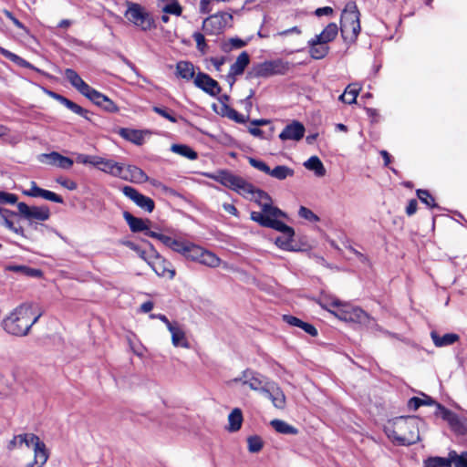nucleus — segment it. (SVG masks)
I'll use <instances>...</instances> for the list:
<instances>
[{"label":"nucleus","mask_w":467,"mask_h":467,"mask_svg":"<svg viewBox=\"0 0 467 467\" xmlns=\"http://www.w3.org/2000/svg\"><path fill=\"white\" fill-rule=\"evenodd\" d=\"M41 315V313L34 312L32 303L25 302L3 319L2 326L4 330L10 335L25 337L38 321Z\"/></svg>","instance_id":"1"},{"label":"nucleus","mask_w":467,"mask_h":467,"mask_svg":"<svg viewBox=\"0 0 467 467\" xmlns=\"http://www.w3.org/2000/svg\"><path fill=\"white\" fill-rule=\"evenodd\" d=\"M385 433L398 445L415 444L420 440L419 420L417 417L395 418L385 426Z\"/></svg>","instance_id":"2"},{"label":"nucleus","mask_w":467,"mask_h":467,"mask_svg":"<svg viewBox=\"0 0 467 467\" xmlns=\"http://www.w3.org/2000/svg\"><path fill=\"white\" fill-rule=\"evenodd\" d=\"M250 218L262 227L271 228L283 234L275 239V244L285 251H296L293 245L295 231L292 227L278 220V218H268L261 215L259 213L251 212Z\"/></svg>","instance_id":"3"},{"label":"nucleus","mask_w":467,"mask_h":467,"mask_svg":"<svg viewBox=\"0 0 467 467\" xmlns=\"http://www.w3.org/2000/svg\"><path fill=\"white\" fill-rule=\"evenodd\" d=\"M360 13L357 5L348 3L341 14L340 31L343 39L348 43H354L360 32Z\"/></svg>","instance_id":"4"},{"label":"nucleus","mask_w":467,"mask_h":467,"mask_svg":"<svg viewBox=\"0 0 467 467\" xmlns=\"http://www.w3.org/2000/svg\"><path fill=\"white\" fill-rule=\"evenodd\" d=\"M289 69V62L281 58L265 60L261 63L254 64L247 73V78H266L275 75H285Z\"/></svg>","instance_id":"5"},{"label":"nucleus","mask_w":467,"mask_h":467,"mask_svg":"<svg viewBox=\"0 0 467 467\" xmlns=\"http://www.w3.org/2000/svg\"><path fill=\"white\" fill-rule=\"evenodd\" d=\"M19 445L25 443L27 447L34 445V461L26 467H43L48 460L49 452L44 441L33 433L19 434Z\"/></svg>","instance_id":"6"},{"label":"nucleus","mask_w":467,"mask_h":467,"mask_svg":"<svg viewBox=\"0 0 467 467\" xmlns=\"http://www.w3.org/2000/svg\"><path fill=\"white\" fill-rule=\"evenodd\" d=\"M125 17L142 31H149L155 27L152 16L139 4L129 2Z\"/></svg>","instance_id":"7"},{"label":"nucleus","mask_w":467,"mask_h":467,"mask_svg":"<svg viewBox=\"0 0 467 467\" xmlns=\"http://www.w3.org/2000/svg\"><path fill=\"white\" fill-rule=\"evenodd\" d=\"M248 194H251V200L255 202L262 209V212H258L261 215L268 218H285L286 214L285 212L280 210L276 206H273L272 204V198L270 195L265 192L263 190L255 189L254 187V190L251 192H248Z\"/></svg>","instance_id":"8"},{"label":"nucleus","mask_w":467,"mask_h":467,"mask_svg":"<svg viewBox=\"0 0 467 467\" xmlns=\"http://www.w3.org/2000/svg\"><path fill=\"white\" fill-rule=\"evenodd\" d=\"M218 182L223 186L235 191L239 194L247 197V193L254 190V185L240 176L229 171H222L218 176Z\"/></svg>","instance_id":"9"},{"label":"nucleus","mask_w":467,"mask_h":467,"mask_svg":"<svg viewBox=\"0 0 467 467\" xmlns=\"http://www.w3.org/2000/svg\"><path fill=\"white\" fill-rule=\"evenodd\" d=\"M232 19V15L225 12L212 15L204 19L202 29L208 35H219Z\"/></svg>","instance_id":"10"},{"label":"nucleus","mask_w":467,"mask_h":467,"mask_svg":"<svg viewBox=\"0 0 467 467\" xmlns=\"http://www.w3.org/2000/svg\"><path fill=\"white\" fill-rule=\"evenodd\" d=\"M234 381H242L244 385H248L251 389L262 394H264V389H267L266 386H270L272 383L260 373L251 369L244 370L240 378L234 379Z\"/></svg>","instance_id":"11"},{"label":"nucleus","mask_w":467,"mask_h":467,"mask_svg":"<svg viewBox=\"0 0 467 467\" xmlns=\"http://www.w3.org/2000/svg\"><path fill=\"white\" fill-rule=\"evenodd\" d=\"M17 209L19 212V214L30 221H40L44 222L49 219L50 217V211L49 208L46 205L43 206H28L25 202H18L17 203Z\"/></svg>","instance_id":"12"},{"label":"nucleus","mask_w":467,"mask_h":467,"mask_svg":"<svg viewBox=\"0 0 467 467\" xmlns=\"http://www.w3.org/2000/svg\"><path fill=\"white\" fill-rule=\"evenodd\" d=\"M123 194L130 199L137 206L147 213H152L155 208L154 201L139 192L135 188L126 185L121 189Z\"/></svg>","instance_id":"13"},{"label":"nucleus","mask_w":467,"mask_h":467,"mask_svg":"<svg viewBox=\"0 0 467 467\" xmlns=\"http://www.w3.org/2000/svg\"><path fill=\"white\" fill-rule=\"evenodd\" d=\"M193 82L197 88L213 97L217 96L222 90L219 83L203 72H199Z\"/></svg>","instance_id":"14"},{"label":"nucleus","mask_w":467,"mask_h":467,"mask_svg":"<svg viewBox=\"0 0 467 467\" xmlns=\"http://www.w3.org/2000/svg\"><path fill=\"white\" fill-rule=\"evenodd\" d=\"M267 389H264V395L271 400L274 407L279 410H283L285 407V395L280 387L274 381L270 386H266Z\"/></svg>","instance_id":"15"},{"label":"nucleus","mask_w":467,"mask_h":467,"mask_svg":"<svg viewBox=\"0 0 467 467\" xmlns=\"http://www.w3.org/2000/svg\"><path fill=\"white\" fill-rule=\"evenodd\" d=\"M305 130L304 125L295 120L285 127L279 134V139L281 140H300L305 135Z\"/></svg>","instance_id":"16"},{"label":"nucleus","mask_w":467,"mask_h":467,"mask_svg":"<svg viewBox=\"0 0 467 467\" xmlns=\"http://www.w3.org/2000/svg\"><path fill=\"white\" fill-rule=\"evenodd\" d=\"M95 105L102 108L108 112H117L119 110L118 106L106 95L93 88L87 97Z\"/></svg>","instance_id":"17"},{"label":"nucleus","mask_w":467,"mask_h":467,"mask_svg":"<svg viewBox=\"0 0 467 467\" xmlns=\"http://www.w3.org/2000/svg\"><path fill=\"white\" fill-rule=\"evenodd\" d=\"M65 77L69 83L83 96L86 98L91 92L93 88L88 85L79 75L72 68H67L65 70Z\"/></svg>","instance_id":"18"},{"label":"nucleus","mask_w":467,"mask_h":467,"mask_svg":"<svg viewBox=\"0 0 467 467\" xmlns=\"http://www.w3.org/2000/svg\"><path fill=\"white\" fill-rule=\"evenodd\" d=\"M123 218L125 219L132 233L143 232L144 234L147 235L148 232H151L149 227L150 221L148 219L143 220L141 218L135 217L127 211L123 213Z\"/></svg>","instance_id":"19"},{"label":"nucleus","mask_w":467,"mask_h":467,"mask_svg":"<svg viewBox=\"0 0 467 467\" xmlns=\"http://www.w3.org/2000/svg\"><path fill=\"white\" fill-rule=\"evenodd\" d=\"M250 63V57L246 51H243L236 58V61L230 67L227 78H232L231 86L235 81V77L244 72L245 67Z\"/></svg>","instance_id":"20"},{"label":"nucleus","mask_w":467,"mask_h":467,"mask_svg":"<svg viewBox=\"0 0 467 467\" xmlns=\"http://www.w3.org/2000/svg\"><path fill=\"white\" fill-rule=\"evenodd\" d=\"M150 265L159 276L168 277L170 279L175 276V270L171 267V263L160 255H156L155 259L150 263Z\"/></svg>","instance_id":"21"},{"label":"nucleus","mask_w":467,"mask_h":467,"mask_svg":"<svg viewBox=\"0 0 467 467\" xmlns=\"http://www.w3.org/2000/svg\"><path fill=\"white\" fill-rule=\"evenodd\" d=\"M122 180L131 182L133 183H144L149 181L148 175L139 167L129 165L126 169L123 167Z\"/></svg>","instance_id":"22"},{"label":"nucleus","mask_w":467,"mask_h":467,"mask_svg":"<svg viewBox=\"0 0 467 467\" xmlns=\"http://www.w3.org/2000/svg\"><path fill=\"white\" fill-rule=\"evenodd\" d=\"M168 330L171 334V342L174 347L189 348L185 333L179 325L176 323L169 324Z\"/></svg>","instance_id":"23"},{"label":"nucleus","mask_w":467,"mask_h":467,"mask_svg":"<svg viewBox=\"0 0 467 467\" xmlns=\"http://www.w3.org/2000/svg\"><path fill=\"white\" fill-rule=\"evenodd\" d=\"M283 319L290 326L302 328L306 333L312 337H316L317 335V330L313 325L304 322L294 316L284 315Z\"/></svg>","instance_id":"24"},{"label":"nucleus","mask_w":467,"mask_h":467,"mask_svg":"<svg viewBox=\"0 0 467 467\" xmlns=\"http://www.w3.org/2000/svg\"><path fill=\"white\" fill-rule=\"evenodd\" d=\"M338 33V27L336 23H329L324 30L315 36L316 43L327 44L333 41Z\"/></svg>","instance_id":"25"},{"label":"nucleus","mask_w":467,"mask_h":467,"mask_svg":"<svg viewBox=\"0 0 467 467\" xmlns=\"http://www.w3.org/2000/svg\"><path fill=\"white\" fill-rule=\"evenodd\" d=\"M431 337L434 345L438 348L452 345L459 340V336L454 333L440 336L436 331H432Z\"/></svg>","instance_id":"26"},{"label":"nucleus","mask_w":467,"mask_h":467,"mask_svg":"<svg viewBox=\"0 0 467 467\" xmlns=\"http://www.w3.org/2000/svg\"><path fill=\"white\" fill-rule=\"evenodd\" d=\"M119 134L123 139L136 145H141L144 142V132L141 130L122 128L120 129Z\"/></svg>","instance_id":"27"},{"label":"nucleus","mask_w":467,"mask_h":467,"mask_svg":"<svg viewBox=\"0 0 467 467\" xmlns=\"http://www.w3.org/2000/svg\"><path fill=\"white\" fill-rule=\"evenodd\" d=\"M243 412L241 409L235 408L234 409L231 413L228 415V427L227 430L230 432H235L238 431L243 424Z\"/></svg>","instance_id":"28"},{"label":"nucleus","mask_w":467,"mask_h":467,"mask_svg":"<svg viewBox=\"0 0 467 467\" xmlns=\"http://www.w3.org/2000/svg\"><path fill=\"white\" fill-rule=\"evenodd\" d=\"M176 75L183 79L191 80L195 76L193 64L189 61H179L176 65Z\"/></svg>","instance_id":"29"},{"label":"nucleus","mask_w":467,"mask_h":467,"mask_svg":"<svg viewBox=\"0 0 467 467\" xmlns=\"http://www.w3.org/2000/svg\"><path fill=\"white\" fill-rule=\"evenodd\" d=\"M309 54L314 59H322L324 58L329 50V47L325 43H316L315 37L312 38L309 42Z\"/></svg>","instance_id":"30"},{"label":"nucleus","mask_w":467,"mask_h":467,"mask_svg":"<svg viewBox=\"0 0 467 467\" xmlns=\"http://www.w3.org/2000/svg\"><path fill=\"white\" fill-rule=\"evenodd\" d=\"M270 425L274 428V430L281 434L286 435H296L298 434V430L288 424L286 421L282 420L275 419L270 421Z\"/></svg>","instance_id":"31"},{"label":"nucleus","mask_w":467,"mask_h":467,"mask_svg":"<svg viewBox=\"0 0 467 467\" xmlns=\"http://www.w3.org/2000/svg\"><path fill=\"white\" fill-rule=\"evenodd\" d=\"M99 170L115 177L122 176L123 165L112 160L105 159Z\"/></svg>","instance_id":"32"},{"label":"nucleus","mask_w":467,"mask_h":467,"mask_svg":"<svg viewBox=\"0 0 467 467\" xmlns=\"http://www.w3.org/2000/svg\"><path fill=\"white\" fill-rule=\"evenodd\" d=\"M16 213L5 208H0V216L3 219V224L8 228L9 230L15 232L18 234H24V230L22 227H16L14 223L11 221V217L15 216Z\"/></svg>","instance_id":"33"},{"label":"nucleus","mask_w":467,"mask_h":467,"mask_svg":"<svg viewBox=\"0 0 467 467\" xmlns=\"http://www.w3.org/2000/svg\"><path fill=\"white\" fill-rule=\"evenodd\" d=\"M304 166L307 170L313 171L317 177H323L326 174V169L317 156L310 157L304 162Z\"/></svg>","instance_id":"34"},{"label":"nucleus","mask_w":467,"mask_h":467,"mask_svg":"<svg viewBox=\"0 0 467 467\" xmlns=\"http://www.w3.org/2000/svg\"><path fill=\"white\" fill-rule=\"evenodd\" d=\"M452 461L451 456L447 458L440 456H431L423 461L424 467H451Z\"/></svg>","instance_id":"35"},{"label":"nucleus","mask_w":467,"mask_h":467,"mask_svg":"<svg viewBox=\"0 0 467 467\" xmlns=\"http://www.w3.org/2000/svg\"><path fill=\"white\" fill-rule=\"evenodd\" d=\"M294 173V170L285 165H278L274 169H269L268 171V175L280 181L292 177Z\"/></svg>","instance_id":"36"},{"label":"nucleus","mask_w":467,"mask_h":467,"mask_svg":"<svg viewBox=\"0 0 467 467\" xmlns=\"http://www.w3.org/2000/svg\"><path fill=\"white\" fill-rule=\"evenodd\" d=\"M201 253L202 256L199 260L200 264L209 267H217L220 265L221 259L216 254L203 248Z\"/></svg>","instance_id":"37"},{"label":"nucleus","mask_w":467,"mask_h":467,"mask_svg":"<svg viewBox=\"0 0 467 467\" xmlns=\"http://www.w3.org/2000/svg\"><path fill=\"white\" fill-rule=\"evenodd\" d=\"M171 150L172 152L183 156L189 160H195L198 157L197 152L185 144H172Z\"/></svg>","instance_id":"38"},{"label":"nucleus","mask_w":467,"mask_h":467,"mask_svg":"<svg viewBox=\"0 0 467 467\" xmlns=\"http://www.w3.org/2000/svg\"><path fill=\"white\" fill-rule=\"evenodd\" d=\"M222 112H223V116H226L230 119H233L235 122L241 123V124L245 123L248 119V117H245L244 115L240 114L234 109L231 108L230 106H228L226 104L223 105Z\"/></svg>","instance_id":"39"},{"label":"nucleus","mask_w":467,"mask_h":467,"mask_svg":"<svg viewBox=\"0 0 467 467\" xmlns=\"http://www.w3.org/2000/svg\"><path fill=\"white\" fill-rule=\"evenodd\" d=\"M0 54L4 56L5 58L9 59L10 61L24 67H31V64L25 60L24 58L20 57L19 56L16 55L15 53H12L11 51L0 47Z\"/></svg>","instance_id":"40"},{"label":"nucleus","mask_w":467,"mask_h":467,"mask_svg":"<svg viewBox=\"0 0 467 467\" xmlns=\"http://www.w3.org/2000/svg\"><path fill=\"white\" fill-rule=\"evenodd\" d=\"M202 247L193 244L192 243H189L187 245V249L184 254V257L187 259H190L192 261H195L199 263V260L202 256Z\"/></svg>","instance_id":"41"},{"label":"nucleus","mask_w":467,"mask_h":467,"mask_svg":"<svg viewBox=\"0 0 467 467\" xmlns=\"http://www.w3.org/2000/svg\"><path fill=\"white\" fill-rule=\"evenodd\" d=\"M63 105L67 107L69 110L72 112L83 117L86 119H88V110L85 109L81 106L78 105L77 103L73 102L72 100L66 98V99L63 102Z\"/></svg>","instance_id":"42"},{"label":"nucleus","mask_w":467,"mask_h":467,"mask_svg":"<svg viewBox=\"0 0 467 467\" xmlns=\"http://www.w3.org/2000/svg\"><path fill=\"white\" fill-rule=\"evenodd\" d=\"M358 95V89L352 88L351 85H349L344 93L340 95L339 99L347 104H352L355 103L357 100V97Z\"/></svg>","instance_id":"43"},{"label":"nucleus","mask_w":467,"mask_h":467,"mask_svg":"<svg viewBox=\"0 0 467 467\" xmlns=\"http://www.w3.org/2000/svg\"><path fill=\"white\" fill-rule=\"evenodd\" d=\"M449 456L455 467H467V451L459 454L455 451H451Z\"/></svg>","instance_id":"44"},{"label":"nucleus","mask_w":467,"mask_h":467,"mask_svg":"<svg viewBox=\"0 0 467 467\" xmlns=\"http://www.w3.org/2000/svg\"><path fill=\"white\" fill-rule=\"evenodd\" d=\"M248 451L252 453L259 452L264 446V442L258 435L250 436L247 438Z\"/></svg>","instance_id":"45"},{"label":"nucleus","mask_w":467,"mask_h":467,"mask_svg":"<svg viewBox=\"0 0 467 467\" xmlns=\"http://www.w3.org/2000/svg\"><path fill=\"white\" fill-rule=\"evenodd\" d=\"M437 408L441 412V418L447 420L451 425H454L459 422L455 413L439 403H437Z\"/></svg>","instance_id":"46"},{"label":"nucleus","mask_w":467,"mask_h":467,"mask_svg":"<svg viewBox=\"0 0 467 467\" xmlns=\"http://www.w3.org/2000/svg\"><path fill=\"white\" fill-rule=\"evenodd\" d=\"M417 196L422 202L430 208H435L437 207V203L435 202L434 198L431 195L429 191L427 190H417Z\"/></svg>","instance_id":"47"},{"label":"nucleus","mask_w":467,"mask_h":467,"mask_svg":"<svg viewBox=\"0 0 467 467\" xmlns=\"http://www.w3.org/2000/svg\"><path fill=\"white\" fill-rule=\"evenodd\" d=\"M246 42L240 38H230L229 41L223 43L222 49L224 52H230L233 49H237L244 47Z\"/></svg>","instance_id":"48"},{"label":"nucleus","mask_w":467,"mask_h":467,"mask_svg":"<svg viewBox=\"0 0 467 467\" xmlns=\"http://www.w3.org/2000/svg\"><path fill=\"white\" fill-rule=\"evenodd\" d=\"M147 236L158 239L161 244L169 248L171 247V243L174 241V238L156 232H148Z\"/></svg>","instance_id":"49"},{"label":"nucleus","mask_w":467,"mask_h":467,"mask_svg":"<svg viewBox=\"0 0 467 467\" xmlns=\"http://www.w3.org/2000/svg\"><path fill=\"white\" fill-rule=\"evenodd\" d=\"M192 37L193 39L195 40L196 42V47L197 49L202 53V54H205L206 51H207V44L205 42V37L204 36L200 33V32H195L193 35H192Z\"/></svg>","instance_id":"50"},{"label":"nucleus","mask_w":467,"mask_h":467,"mask_svg":"<svg viewBox=\"0 0 467 467\" xmlns=\"http://www.w3.org/2000/svg\"><path fill=\"white\" fill-rule=\"evenodd\" d=\"M298 215L309 222H318L320 220L317 214H315L310 209L305 206H301L299 208Z\"/></svg>","instance_id":"51"},{"label":"nucleus","mask_w":467,"mask_h":467,"mask_svg":"<svg viewBox=\"0 0 467 467\" xmlns=\"http://www.w3.org/2000/svg\"><path fill=\"white\" fill-rule=\"evenodd\" d=\"M152 110L171 122H177V119L173 116L172 111L168 109L167 108H161L155 106L152 108Z\"/></svg>","instance_id":"52"},{"label":"nucleus","mask_w":467,"mask_h":467,"mask_svg":"<svg viewBox=\"0 0 467 467\" xmlns=\"http://www.w3.org/2000/svg\"><path fill=\"white\" fill-rule=\"evenodd\" d=\"M39 197L44 198L48 201H51V202H57V203H63V202H64L63 198L60 195H58L51 191L45 190V189L41 190Z\"/></svg>","instance_id":"53"},{"label":"nucleus","mask_w":467,"mask_h":467,"mask_svg":"<svg viewBox=\"0 0 467 467\" xmlns=\"http://www.w3.org/2000/svg\"><path fill=\"white\" fill-rule=\"evenodd\" d=\"M248 162L254 169H257L258 171H263V172L268 174L270 167L265 161L257 160V159H254L253 157H249L248 158Z\"/></svg>","instance_id":"54"},{"label":"nucleus","mask_w":467,"mask_h":467,"mask_svg":"<svg viewBox=\"0 0 467 467\" xmlns=\"http://www.w3.org/2000/svg\"><path fill=\"white\" fill-rule=\"evenodd\" d=\"M188 244H189V242H183L181 240L174 239L173 243H171V249L184 256Z\"/></svg>","instance_id":"55"},{"label":"nucleus","mask_w":467,"mask_h":467,"mask_svg":"<svg viewBox=\"0 0 467 467\" xmlns=\"http://www.w3.org/2000/svg\"><path fill=\"white\" fill-rule=\"evenodd\" d=\"M57 167H59L61 169L68 170L73 166V160H71L68 157H65L61 154L59 156H57Z\"/></svg>","instance_id":"56"},{"label":"nucleus","mask_w":467,"mask_h":467,"mask_svg":"<svg viewBox=\"0 0 467 467\" xmlns=\"http://www.w3.org/2000/svg\"><path fill=\"white\" fill-rule=\"evenodd\" d=\"M11 269L16 272L21 271V272L25 273L26 275H31V276H38L41 274V272L39 270L29 268V267L23 266V265H16V266H13Z\"/></svg>","instance_id":"57"},{"label":"nucleus","mask_w":467,"mask_h":467,"mask_svg":"<svg viewBox=\"0 0 467 467\" xmlns=\"http://www.w3.org/2000/svg\"><path fill=\"white\" fill-rule=\"evenodd\" d=\"M57 156H59V153L56 152V151H53L51 153L42 154L40 156V161L57 166V161L56 158Z\"/></svg>","instance_id":"58"},{"label":"nucleus","mask_w":467,"mask_h":467,"mask_svg":"<svg viewBox=\"0 0 467 467\" xmlns=\"http://www.w3.org/2000/svg\"><path fill=\"white\" fill-rule=\"evenodd\" d=\"M17 202V196L14 193L0 192V202L14 204Z\"/></svg>","instance_id":"59"},{"label":"nucleus","mask_w":467,"mask_h":467,"mask_svg":"<svg viewBox=\"0 0 467 467\" xmlns=\"http://www.w3.org/2000/svg\"><path fill=\"white\" fill-rule=\"evenodd\" d=\"M57 182L70 191H74L78 187V184L74 181H71V180H68V179H66L63 177L57 178Z\"/></svg>","instance_id":"60"},{"label":"nucleus","mask_w":467,"mask_h":467,"mask_svg":"<svg viewBox=\"0 0 467 467\" xmlns=\"http://www.w3.org/2000/svg\"><path fill=\"white\" fill-rule=\"evenodd\" d=\"M4 14L5 16L10 20L12 21V23L17 27V28H20V29H23L25 31H27L26 30V27L17 19L14 16V15L8 11V10H4Z\"/></svg>","instance_id":"61"},{"label":"nucleus","mask_w":467,"mask_h":467,"mask_svg":"<svg viewBox=\"0 0 467 467\" xmlns=\"http://www.w3.org/2000/svg\"><path fill=\"white\" fill-rule=\"evenodd\" d=\"M42 188L38 187L35 182H31V188L25 191L24 193L31 197H39Z\"/></svg>","instance_id":"62"},{"label":"nucleus","mask_w":467,"mask_h":467,"mask_svg":"<svg viewBox=\"0 0 467 467\" xmlns=\"http://www.w3.org/2000/svg\"><path fill=\"white\" fill-rule=\"evenodd\" d=\"M424 400L422 399H420L418 397H413L410 399L408 402V406L410 409L412 410H418L421 405H423Z\"/></svg>","instance_id":"63"},{"label":"nucleus","mask_w":467,"mask_h":467,"mask_svg":"<svg viewBox=\"0 0 467 467\" xmlns=\"http://www.w3.org/2000/svg\"><path fill=\"white\" fill-rule=\"evenodd\" d=\"M418 202L415 199H411L407 207H406V213L409 216L413 215L417 211Z\"/></svg>","instance_id":"64"}]
</instances>
